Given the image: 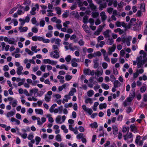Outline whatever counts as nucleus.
<instances>
[{
    "instance_id": "nucleus-33",
    "label": "nucleus",
    "mask_w": 147,
    "mask_h": 147,
    "mask_svg": "<svg viewBox=\"0 0 147 147\" xmlns=\"http://www.w3.org/2000/svg\"><path fill=\"white\" fill-rule=\"evenodd\" d=\"M130 96L129 97L133 99L134 97L135 96V90L134 89H133L131 90V91L130 93Z\"/></svg>"
},
{
    "instance_id": "nucleus-44",
    "label": "nucleus",
    "mask_w": 147,
    "mask_h": 147,
    "mask_svg": "<svg viewBox=\"0 0 147 147\" xmlns=\"http://www.w3.org/2000/svg\"><path fill=\"white\" fill-rule=\"evenodd\" d=\"M129 38H128L125 39L124 40H123V42H126V43L127 44V45L128 46H129L130 45V39Z\"/></svg>"
},
{
    "instance_id": "nucleus-15",
    "label": "nucleus",
    "mask_w": 147,
    "mask_h": 147,
    "mask_svg": "<svg viewBox=\"0 0 147 147\" xmlns=\"http://www.w3.org/2000/svg\"><path fill=\"white\" fill-rule=\"evenodd\" d=\"M82 27L84 30L88 33H90V30L88 27V26L86 24H83L82 26Z\"/></svg>"
},
{
    "instance_id": "nucleus-17",
    "label": "nucleus",
    "mask_w": 147,
    "mask_h": 147,
    "mask_svg": "<svg viewBox=\"0 0 147 147\" xmlns=\"http://www.w3.org/2000/svg\"><path fill=\"white\" fill-rule=\"evenodd\" d=\"M38 91V89L36 88H34L31 89L30 91V96H32L33 94H35L37 93Z\"/></svg>"
},
{
    "instance_id": "nucleus-13",
    "label": "nucleus",
    "mask_w": 147,
    "mask_h": 147,
    "mask_svg": "<svg viewBox=\"0 0 147 147\" xmlns=\"http://www.w3.org/2000/svg\"><path fill=\"white\" fill-rule=\"evenodd\" d=\"M103 73V71L102 69L101 68L99 70H97L95 72V75L98 76L99 77L101 76Z\"/></svg>"
},
{
    "instance_id": "nucleus-9",
    "label": "nucleus",
    "mask_w": 147,
    "mask_h": 147,
    "mask_svg": "<svg viewBox=\"0 0 147 147\" xmlns=\"http://www.w3.org/2000/svg\"><path fill=\"white\" fill-rule=\"evenodd\" d=\"M42 36H32V39L33 41H41L42 39Z\"/></svg>"
},
{
    "instance_id": "nucleus-47",
    "label": "nucleus",
    "mask_w": 147,
    "mask_h": 147,
    "mask_svg": "<svg viewBox=\"0 0 147 147\" xmlns=\"http://www.w3.org/2000/svg\"><path fill=\"white\" fill-rule=\"evenodd\" d=\"M140 9L142 12H144L145 10V6L144 3H142L141 4Z\"/></svg>"
},
{
    "instance_id": "nucleus-49",
    "label": "nucleus",
    "mask_w": 147,
    "mask_h": 147,
    "mask_svg": "<svg viewBox=\"0 0 147 147\" xmlns=\"http://www.w3.org/2000/svg\"><path fill=\"white\" fill-rule=\"evenodd\" d=\"M84 137H85L83 134L82 133H80L78 134L76 136V138L78 139L82 138Z\"/></svg>"
},
{
    "instance_id": "nucleus-35",
    "label": "nucleus",
    "mask_w": 147,
    "mask_h": 147,
    "mask_svg": "<svg viewBox=\"0 0 147 147\" xmlns=\"http://www.w3.org/2000/svg\"><path fill=\"white\" fill-rule=\"evenodd\" d=\"M146 59L143 60H142V57L141 56H140L138 57H137V62H139V61L143 62H145L147 60V58L146 57Z\"/></svg>"
},
{
    "instance_id": "nucleus-46",
    "label": "nucleus",
    "mask_w": 147,
    "mask_h": 147,
    "mask_svg": "<svg viewBox=\"0 0 147 147\" xmlns=\"http://www.w3.org/2000/svg\"><path fill=\"white\" fill-rule=\"evenodd\" d=\"M55 10L57 11V13L59 15L61 14V8L59 7H57L55 8Z\"/></svg>"
},
{
    "instance_id": "nucleus-12",
    "label": "nucleus",
    "mask_w": 147,
    "mask_h": 147,
    "mask_svg": "<svg viewBox=\"0 0 147 147\" xmlns=\"http://www.w3.org/2000/svg\"><path fill=\"white\" fill-rule=\"evenodd\" d=\"M131 131L134 133H137V128L136 126L134 124L131 125L130 126Z\"/></svg>"
},
{
    "instance_id": "nucleus-43",
    "label": "nucleus",
    "mask_w": 147,
    "mask_h": 147,
    "mask_svg": "<svg viewBox=\"0 0 147 147\" xmlns=\"http://www.w3.org/2000/svg\"><path fill=\"white\" fill-rule=\"evenodd\" d=\"M145 62H141L140 61L137 62V68H139L140 67H141L142 65L145 63Z\"/></svg>"
},
{
    "instance_id": "nucleus-59",
    "label": "nucleus",
    "mask_w": 147,
    "mask_h": 147,
    "mask_svg": "<svg viewBox=\"0 0 147 147\" xmlns=\"http://www.w3.org/2000/svg\"><path fill=\"white\" fill-rule=\"evenodd\" d=\"M113 9L111 7L108 8L107 9V12L111 14L113 11Z\"/></svg>"
},
{
    "instance_id": "nucleus-31",
    "label": "nucleus",
    "mask_w": 147,
    "mask_h": 147,
    "mask_svg": "<svg viewBox=\"0 0 147 147\" xmlns=\"http://www.w3.org/2000/svg\"><path fill=\"white\" fill-rule=\"evenodd\" d=\"M17 100L16 99H14L12 102H10L9 104H11L13 107H15L17 105Z\"/></svg>"
},
{
    "instance_id": "nucleus-55",
    "label": "nucleus",
    "mask_w": 147,
    "mask_h": 147,
    "mask_svg": "<svg viewBox=\"0 0 147 147\" xmlns=\"http://www.w3.org/2000/svg\"><path fill=\"white\" fill-rule=\"evenodd\" d=\"M31 30L32 32L36 33L38 32V30L36 27H33L32 28Z\"/></svg>"
},
{
    "instance_id": "nucleus-58",
    "label": "nucleus",
    "mask_w": 147,
    "mask_h": 147,
    "mask_svg": "<svg viewBox=\"0 0 147 147\" xmlns=\"http://www.w3.org/2000/svg\"><path fill=\"white\" fill-rule=\"evenodd\" d=\"M97 39L98 42H99L100 40H103L104 38L103 36L100 35L97 38Z\"/></svg>"
},
{
    "instance_id": "nucleus-4",
    "label": "nucleus",
    "mask_w": 147,
    "mask_h": 147,
    "mask_svg": "<svg viewBox=\"0 0 147 147\" xmlns=\"http://www.w3.org/2000/svg\"><path fill=\"white\" fill-rule=\"evenodd\" d=\"M17 7L18 9L17 12L18 15H21L22 13H24L25 12L24 8L23 6L18 4L17 5Z\"/></svg>"
},
{
    "instance_id": "nucleus-6",
    "label": "nucleus",
    "mask_w": 147,
    "mask_h": 147,
    "mask_svg": "<svg viewBox=\"0 0 147 147\" xmlns=\"http://www.w3.org/2000/svg\"><path fill=\"white\" fill-rule=\"evenodd\" d=\"M112 32L111 30H107L103 32V34L105 38H110Z\"/></svg>"
},
{
    "instance_id": "nucleus-32",
    "label": "nucleus",
    "mask_w": 147,
    "mask_h": 147,
    "mask_svg": "<svg viewBox=\"0 0 147 147\" xmlns=\"http://www.w3.org/2000/svg\"><path fill=\"white\" fill-rule=\"evenodd\" d=\"M89 6L92 10H96L97 8L96 6L94 5L93 3H91L90 4H89Z\"/></svg>"
},
{
    "instance_id": "nucleus-51",
    "label": "nucleus",
    "mask_w": 147,
    "mask_h": 147,
    "mask_svg": "<svg viewBox=\"0 0 147 147\" xmlns=\"http://www.w3.org/2000/svg\"><path fill=\"white\" fill-rule=\"evenodd\" d=\"M88 16H85L83 19V22L85 23H87L88 22Z\"/></svg>"
},
{
    "instance_id": "nucleus-42",
    "label": "nucleus",
    "mask_w": 147,
    "mask_h": 147,
    "mask_svg": "<svg viewBox=\"0 0 147 147\" xmlns=\"http://www.w3.org/2000/svg\"><path fill=\"white\" fill-rule=\"evenodd\" d=\"M90 70L89 69H84V73L86 75H90Z\"/></svg>"
},
{
    "instance_id": "nucleus-56",
    "label": "nucleus",
    "mask_w": 147,
    "mask_h": 147,
    "mask_svg": "<svg viewBox=\"0 0 147 147\" xmlns=\"http://www.w3.org/2000/svg\"><path fill=\"white\" fill-rule=\"evenodd\" d=\"M72 77L71 76L69 75H66L65 76V80L67 81H69L72 79Z\"/></svg>"
},
{
    "instance_id": "nucleus-38",
    "label": "nucleus",
    "mask_w": 147,
    "mask_h": 147,
    "mask_svg": "<svg viewBox=\"0 0 147 147\" xmlns=\"http://www.w3.org/2000/svg\"><path fill=\"white\" fill-rule=\"evenodd\" d=\"M103 57L104 60L108 62H110V59L108 55L107 54L104 55L103 56Z\"/></svg>"
},
{
    "instance_id": "nucleus-18",
    "label": "nucleus",
    "mask_w": 147,
    "mask_h": 147,
    "mask_svg": "<svg viewBox=\"0 0 147 147\" xmlns=\"http://www.w3.org/2000/svg\"><path fill=\"white\" fill-rule=\"evenodd\" d=\"M10 121L11 122H15V124L17 125H20V123L19 120L14 117L11 118Z\"/></svg>"
},
{
    "instance_id": "nucleus-57",
    "label": "nucleus",
    "mask_w": 147,
    "mask_h": 147,
    "mask_svg": "<svg viewBox=\"0 0 147 147\" xmlns=\"http://www.w3.org/2000/svg\"><path fill=\"white\" fill-rule=\"evenodd\" d=\"M45 22L44 20H42L40 21L39 25L40 27H43L45 25Z\"/></svg>"
},
{
    "instance_id": "nucleus-41",
    "label": "nucleus",
    "mask_w": 147,
    "mask_h": 147,
    "mask_svg": "<svg viewBox=\"0 0 147 147\" xmlns=\"http://www.w3.org/2000/svg\"><path fill=\"white\" fill-rule=\"evenodd\" d=\"M101 86L105 90H108L109 88V86L105 83H102L101 84Z\"/></svg>"
},
{
    "instance_id": "nucleus-1",
    "label": "nucleus",
    "mask_w": 147,
    "mask_h": 147,
    "mask_svg": "<svg viewBox=\"0 0 147 147\" xmlns=\"http://www.w3.org/2000/svg\"><path fill=\"white\" fill-rule=\"evenodd\" d=\"M123 137L124 140L128 143H131L133 141V134L131 133L128 132L127 134L123 136Z\"/></svg>"
},
{
    "instance_id": "nucleus-23",
    "label": "nucleus",
    "mask_w": 147,
    "mask_h": 147,
    "mask_svg": "<svg viewBox=\"0 0 147 147\" xmlns=\"http://www.w3.org/2000/svg\"><path fill=\"white\" fill-rule=\"evenodd\" d=\"M57 78L59 80V82L63 84L64 82L65 81L63 76L60 75H58L57 76Z\"/></svg>"
},
{
    "instance_id": "nucleus-48",
    "label": "nucleus",
    "mask_w": 147,
    "mask_h": 147,
    "mask_svg": "<svg viewBox=\"0 0 147 147\" xmlns=\"http://www.w3.org/2000/svg\"><path fill=\"white\" fill-rule=\"evenodd\" d=\"M71 57L69 55L67 56L65 58V60L67 62H69L71 59Z\"/></svg>"
},
{
    "instance_id": "nucleus-22",
    "label": "nucleus",
    "mask_w": 147,
    "mask_h": 147,
    "mask_svg": "<svg viewBox=\"0 0 147 147\" xmlns=\"http://www.w3.org/2000/svg\"><path fill=\"white\" fill-rule=\"evenodd\" d=\"M107 7V3H105L101 4L99 7V9L100 10H102L104 8H105Z\"/></svg>"
},
{
    "instance_id": "nucleus-26",
    "label": "nucleus",
    "mask_w": 147,
    "mask_h": 147,
    "mask_svg": "<svg viewBox=\"0 0 147 147\" xmlns=\"http://www.w3.org/2000/svg\"><path fill=\"white\" fill-rule=\"evenodd\" d=\"M55 140L58 142H60L62 141L61 136L60 134H58L55 137Z\"/></svg>"
},
{
    "instance_id": "nucleus-34",
    "label": "nucleus",
    "mask_w": 147,
    "mask_h": 147,
    "mask_svg": "<svg viewBox=\"0 0 147 147\" xmlns=\"http://www.w3.org/2000/svg\"><path fill=\"white\" fill-rule=\"evenodd\" d=\"M99 15V13L98 12H93L92 13V16L94 18H96Z\"/></svg>"
},
{
    "instance_id": "nucleus-25",
    "label": "nucleus",
    "mask_w": 147,
    "mask_h": 147,
    "mask_svg": "<svg viewBox=\"0 0 147 147\" xmlns=\"http://www.w3.org/2000/svg\"><path fill=\"white\" fill-rule=\"evenodd\" d=\"M28 29V27L26 26L23 28L22 26H20L19 28V29L21 32H26Z\"/></svg>"
},
{
    "instance_id": "nucleus-52",
    "label": "nucleus",
    "mask_w": 147,
    "mask_h": 147,
    "mask_svg": "<svg viewBox=\"0 0 147 147\" xmlns=\"http://www.w3.org/2000/svg\"><path fill=\"white\" fill-rule=\"evenodd\" d=\"M25 51L28 53V54L31 55H33L34 54V53L33 52L31 51L28 48H26L25 49Z\"/></svg>"
},
{
    "instance_id": "nucleus-27",
    "label": "nucleus",
    "mask_w": 147,
    "mask_h": 147,
    "mask_svg": "<svg viewBox=\"0 0 147 147\" xmlns=\"http://www.w3.org/2000/svg\"><path fill=\"white\" fill-rule=\"evenodd\" d=\"M107 107L106 103L100 104L99 105V108L100 110H102L103 109H105Z\"/></svg>"
},
{
    "instance_id": "nucleus-64",
    "label": "nucleus",
    "mask_w": 147,
    "mask_h": 147,
    "mask_svg": "<svg viewBox=\"0 0 147 147\" xmlns=\"http://www.w3.org/2000/svg\"><path fill=\"white\" fill-rule=\"evenodd\" d=\"M37 48V46L36 45H35L34 46H32L31 47V50L32 51L34 52L35 53H37V51L36 50Z\"/></svg>"
},
{
    "instance_id": "nucleus-54",
    "label": "nucleus",
    "mask_w": 147,
    "mask_h": 147,
    "mask_svg": "<svg viewBox=\"0 0 147 147\" xmlns=\"http://www.w3.org/2000/svg\"><path fill=\"white\" fill-rule=\"evenodd\" d=\"M61 69H64L66 70H68V67L65 64H62L61 65Z\"/></svg>"
},
{
    "instance_id": "nucleus-20",
    "label": "nucleus",
    "mask_w": 147,
    "mask_h": 147,
    "mask_svg": "<svg viewBox=\"0 0 147 147\" xmlns=\"http://www.w3.org/2000/svg\"><path fill=\"white\" fill-rule=\"evenodd\" d=\"M35 111L36 114L42 115L43 111L42 109H36Z\"/></svg>"
},
{
    "instance_id": "nucleus-60",
    "label": "nucleus",
    "mask_w": 147,
    "mask_h": 147,
    "mask_svg": "<svg viewBox=\"0 0 147 147\" xmlns=\"http://www.w3.org/2000/svg\"><path fill=\"white\" fill-rule=\"evenodd\" d=\"M117 61V58H111V62L112 64H114Z\"/></svg>"
},
{
    "instance_id": "nucleus-5",
    "label": "nucleus",
    "mask_w": 147,
    "mask_h": 147,
    "mask_svg": "<svg viewBox=\"0 0 147 147\" xmlns=\"http://www.w3.org/2000/svg\"><path fill=\"white\" fill-rule=\"evenodd\" d=\"M52 94V92L51 91H49L47 92V94H45V100L46 102H48L50 101Z\"/></svg>"
},
{
    "instance_id": "nucleus-24",
    "label": "nucleus",
    "mask_w": 147,
    "mask_h": 147,
    "mask_svg": "<svg viewBox=\"0 0 147 147\" xmlns=\"http://www.w3.org/2000/svg\"><path fill=\"white\" fill-rule=\"evenodd\" d=\"M76 92V89L74 88H72L68 94L70 96H72L74 95V93Z\"/></svg>"
},
{
    "instance_id": "nucleus-14",
    "label": "nucleus",
    "mask_w": 147,
    "mask_h": 147,
    "mask_svg": "<svg viewBox=\"0 0 147 147\" xmlns=\"http://www.w3.org/2000/svg\"><path fill=\"white\" fill-rule=\"evenodd\" d=\"M15 113L16 111L15 110H14V111H11L7 113L6 116L7 117L9 118L13 116L15 114Z\"/></svg>"
},
{
    "instance_id": "nucleus-61",
    "label": "nucleus",
    "mask_w": 147,
    "mask_h": 147,
    "mask_svg": "<svg viewBox=\"0 0 147 147\" xmlns=\"http://www.w3.org/2000/svg\"><path fill=\"white\" fill-rule=\"evenodd\" d=\"M76 1L78 3L79 7L82 6L83 5L82 0H78V1Z\"/></svg>"
},
{
    "instance_id": "nucleus-28",
    "label": "nucleus",
    "mask_w": 147,
    "mask_h": 147,
    "mask_svg": "<svg viewBox=\"0 0 147 147\" xmlns=\"http://www.w3.org/2000/svg\"><path fill=\"white\" fill-rule=\"evenodd\" d=\"M61 128V129L63 130V131L64 133L66 134L68 132V130L66 128L65 125H62Z\"/></svg>"
},
{
    "instance_id": "nucleus-21",
    "label": "nucleus",
    "mask_w": 147,
    "mask_h": 147,
    "mask_svg": "<svg viewBox=\"0 0 147 147\" xmlns=\"http://www.w3.org/2000/svg\"><path fill=\"white\" fill-rule=\"evenodd\" d=\"M113 84V86L117 88L120 87L121 85V83L118 80H115Z\"/></svg>"
},
{
    "instance_id": "nucleus-8",
    "label": "nucleus",
    "mask_w": 147,
    "mask_h": 147,
    "mask_svg": "<svg viewBox=\"0 0 147 147\" xmlns=\"http://www.w3.org/2000/svg\"><path fill=\"white\" fill-rule=\"evenodd\" d=\"M100 15L102 21L104 22L107 19V16L105 14V12L104 11L101 12L100 13Z\"/></svg>"
},
{
    "instance_id": "nucleus-2",
    "label": "nucleus",
    "mask_w": 147,
    "mask_h": 147,
    "mask_svg": "<svg viewBox=\"0 0 147 147\" xmlns=\"http://www.w3.org/2000/svg\"><path fill=\"white\" fill-rule=\"evenodd\" d=\"M66 119L65 115L61 116L60 115H58L55 118V121L57 123L61 124L63 123Z\"/></svg>"
},
{
    "instance_id": "nucleus-11",
    "label": "nucleus",
    "mask_w": 147,
    "mask_h": 147,
    "mask_svg": "<svg viewBox=\"0 0 147 147\" xmlns=\"http://www.w3.org/2000/svg\"><path fill=\"white\" fill-rule=\"evenodd\" d=\"M115 48L116 47L114 45H113L112 47H109L108 49V54L109 55H111L112 52L115 51Z\"/></svg>"
},
{
    "instance_id": "nucleus-40",
    "label": "nucleus",
    "mask_w": 147,
    "mask_h": 147,
    "mask_svg": "<svg viewBox=\"0 0 147 147\" xmlns=\"http://www.w3.org/2000/svg\"><path fill=\"white\" fill-rule=\"evenodd\" d=\"M90 126L92 128H96L98 127L97 123L96 122H94L93 123L90 124Z\"/></svg>"
},
{
    "instance_id": "nucleus-36",
    "label": "nucleus",
    "mask_w": 147,
    "mask_h": 147,
    "mask_svg": "<svg viewBox=\"0 0 147 147\" xmlns=\"http://www.w3.org/2000/svg\"><path fill=\"white\" fill-rule=\"evenodd\" d=\"M85 102V103L86 104L90 103V104H92L93 103L92 99L88 98H87L86 99Z\"/></svg>"
},
{
    "instance_id": "nucleus-37",
    "label": "nucleus",
    "mask_w": 147,
    "mask_h": 147,
    "mask_svg": "<svg viewBox=\"0 0 147 147\" xmlns=\"http://www.w3.org/2000/svg\"><path fill=\"white\" fill-rule=\"evenodd\" d=\"M31 22L33 24H35L36 26H38L39 24L38 23H36L37 21L35 18L34 17L32 18L31 19Z\"/></svg>"
},
{
    "instance_id": "nucleus-19",
    "label": "nucleus",
    "mask_w": 147,
    "mask_h": 147,
    "mask_svg": "<svg viewBox=\"0 0 147 147\" xmlns=\"http://www.w3.org/2000/svg\"><path fill=\"white\" fill-rule=\"evenodd\" d=\"M112 127L113 130V133L114 135H116L117 134L118 131L117 127L116 125H113Z\"/></svg>"
},
{
    "instance_id": "nucleus-50",
    "label": "nucleus",
    "mask_w": 147,
    "mask_h": 147,
    "mask_svg": "<svg viewBox=\"0 0 147 147\" xmlns=\"http://www.w3.org/2000/svg\"><path fill=\"white\" fill-rule=\"evenodd\" d=\"M42 41L43 43H48L50 42V40L47 39H45L43 37H42Z\"/></svg>"
},
{
    "instance_id": "nucleus-10",
    "label": "nucleus",
    "mask_w": 147,
    "mask_h": 147,
    "mask_svg": "<svg viewBox=\"0 0 147 147\" xmlns=\"http://www.w3.org/2000/svg\"><path fill=\"white\" fill-rule=\"evenodd\" d=\"M99 59L98 58H96L93 60V62L94 63V67L96 69L99 66V64L98 62Z\"/></svg>"
},
{
    "instance_id": "nucleus-53",
    "label": "nucleus",
    "mask_w": 147,
    "mask_h": 147,
    "mask_svg": "<svg viewBox=\"0 0 147 147\" xmlns=\"http://www.w3.org/2000/svg\"><path fill=\"white\" fill-rule=\"evenodd\" d=\"M129 130V128L128 127H123L122 131L123 133H125L127 131L128 132Z\"/></svg>"
},
{
    "instance_id": "nucleus-30",
    "label": "nucleus",
    "mask_w": 147,
    "mask_h": 147,
    "mask_svg": "<svg viewBox=\"0 0 147 147\" xmlns=\"http://www.w3.org/2000/svg\"><path fill=\"white\" fill-rule=\"evenodd\" d=\"M123 3H124L122 1H121L120 3H119L118 7H117L118 10L120 11H121V9L123 7Z\"/></svg>"
},
{
    "instance_id": "nucleus-63",
    "label": "nucleus",
    "mask_w": 147,
    "mask_h": 147,
    "mask_svg": "<svg viewBox=\"0 0 147 147\" xmlns=\"http://www.w3.org/2000/svg\"><path fill=\"white\" fill-rule=\"evenodd\" d=\"M19 135L23 139H26L27 137V134L26 133H24L23 134L20 133L19 134Z\"/></svg>"
},
{
    "instance_id": "nucleus-29",
    "label": "nucleus",
    "mask_w": 147,
    "mask_h": 147,
    "mask_svg": "<svg viewBox=\"0 0 147 147\" xmlns=\"http://www.w3.org/2000/svg\"><path fill=\"white\" fill-rule=\"evenodd\" d=\"M114 40L112 38H109L107 42V44L109 45H112L113 43Z\"/></svg>"
},
{
    "instance_id": "nucleus-7",
    "label": "nucleus",
    "mask_w": 147,
    "mask_h": 147,
    "mask_svg": "<svg viewBox=\"0 0 147 147\" xmlns=\"http://www.w3.org/2000/svg\"><path fill=\"white\" fill-rule=\"evenodd\" d=\"M35 7L32 8L31 11H30V13L32 15H34L36 14L35 12L36 9H38L39 5L38 4H36L35 5Z\"/></svg>"
},
{
    "instance_id": "nucleus-39",
    "label": "nucleus",
    "mask_w": 147,
    "mask_h": 147,
    "mask_svg": "<svg viewBox=\"0 0 147 147\" xmlns=\"http://www.w3.org/2000/svg\"><path fill=\"white\" fill-rule=\"evenodd\" d=\"M94 94V92L92 90H90L87 92V95L89 97H91Z\"/></svg>"
},
{
    "instance_id": "nucleus-45",
    "label": "nucleus",
    "mask_w": 147,
    "mask_h": 147,
    "mask_svg": "<svg viewBox=\"0 0 147 147\" xmlns=\"http://www.w3.org/2000/svg\"><path fill=\"white\" fill-rule=\"evenodd\" d=\"M94 57H96L97 56L100 57L101 55V53L99 51L94 52Z\"/></svg>"
},
{
    "instance_id": "nucleus-3",
    "label": "nucleus",
    "mask_w": 147,
    "mask_h": 147,
    "mask_svg": "<svg viewBox=\"0 0 147 147\" xmlns=\"http://www.w3.org/2000/svg\"><path fill=\"white\" fill-rule=\"evenodd\" d=\"M59 50H55L53 52H51L50 53V56L51 57L58 59L59 57Z\"/></svg>"
},
{
    "instance_id": "nucleus-62",
    "label": "nucleus",
    "mask_w": 147,
    "mask_h": 147,
    "mask_svg": "<svg viewBox=\"0 0 147 147\" xmlns=\"http://www.w3.org/2000/svg\"><path fill=\"white\" fill-rule=\"evenodd\" d=\"M102 66L104 69H106L107 68L108 65L106 63L103 62L102 63Z\"/></svg>"
},
{
    "instance_id": "nucleus-16",
    "label": "nucleus",
    "mask_w": 147,
    "mask_h": 147,
    "mask_svg": "<svg viewBox=\"0 0 147 147\" xmlns=\"http://www.w3.org/2000/svg\"><path fill=\"white\" fill-rule=\"evenodd\" d=\"M23 69V67L22 66H20L17 68L16 73L18 75H20L22 74V71Z\"/></svg>"
}]
</instances>
